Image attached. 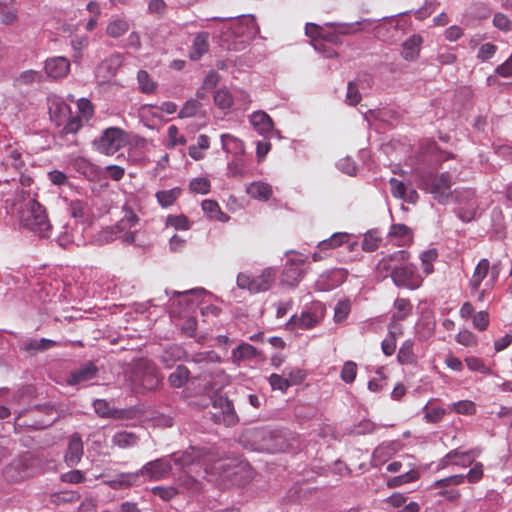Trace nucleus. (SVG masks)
I'll use <instances>...</instances> for the list:
<instances>
[{"instance_id": "1", "label": "nucleus", "mask_w": 512, "mask_h": 512, "mask_svg": "<svg viewBox=\"0 0 512 512\" xmlns=\"http://www.w3.org/2000/svg\"><path fill=\"white\" fill-rule=\"evenodd\" d=\"M242 441L254 451L280 453L288 448V440L282 430L269 427H255L247 430Z\"/></svg>"}, {"instance_id": "2", "label": "nucleus", "mask_w": 512, "mask_h": 512, "mask_svg": "<svg viewBox=\"0 0 512 512\" xmlns=\"http://www.w3.org/2000/svg\"><path fill=\"white\" fill-rule=\"evenodd\" d=\"M21 224L40 238H49L52 225L48 219L46 209L35 199L28 197L20 212Z\"/></svg>"}, {"instance_id": "3", "label": "nucleus", "mask_w": 512, "mask_h": 512, "mask_svg": "<svg viewBox=\"0 0 512 512\" xmlns=\"http://www.w3.org/2000/svg\"><path fill=\"white\" fill-rule=\"evenodd\" d=\"M211 20H219L223 23V34L226 41H229L230 37L250 39L257 32L255 18L251 15L227 18L213 17Z\"/></svg>"}, {"instance_id": "4", "label": "nucleus", "mask_w": 512, "mask_h": 512, "mask_svg": "<svg viewBox=\"0 0 512 512\" xmlns=\"http://www.w3.org/2000/svg\"><path fill=\"white\" fill-rule=\"evenodd\" d=\"M131 382L135 389L151 391L157 388L159 378L155 365L148 360H141L135 364L131 371Z\"/></svg>"}, {"instance_id": "5", "label": "nucleus", "mask_w": 512, "mask_h": 512, "mask_svg": "<svg viewBox=\"0 0 512 512\" xmlns=\"http://www.w3.org/2000/svg\"><path fill=\"white\" fill-rule=\"evenodd\" d=\"M287 260L281 274V284L295 287L303 278L304 269L303 265L306 263L308 257L300 252L288 250L285 252Z\"/></svg>"}, {"instance_id": "6", "label": "nucleus", "mask_w": 512, "mask_h": 512, "mask_svg": "<svg viewBox=\"0 0 512 512\" xmlns=\"http://www.w3.org/2000/svg\"><path fill=\"white\" fill-rule=\"evenodd\" d=\"M276 278V270L272 267L265 268L261 274L253 276L247 273H239L237 286L247 289L252 293H260L269 290Z\"/></svg>"}, {"instance_id": "7", "label": "nucleus", "mask_w": 512, "mask_h": 512, "mask_svg": "<svg viewBox=\"0 0 512 512\" xmlns=\"http://www.w3.org/2000/svg\"><path fill=\"white\" fill-rule=\"evenodd\" d=\"M127 141V133L123 129L119 127H109L94 141V145L102 154L113 155L124 147Z\"/></svg>"}, {"instance_id": "8", "label": "nucleus", "mask_w": 512, "mask_h": 512, "mask_svg": "<svg viewBox=\"0 0 512 512\" xmlns=\"http://www.w3.org/2000/svg\"><path fill=\"white\" fill-rule=\"evenodd\" d=\"M123 212L124 215L116 224L115 229L121 233L119 235L121 241L126 245H130L135 242L136 233L138 231L137 226L139 225L140 219L129 206L125 205Z\"/></svg>"}, {"instance_id": "9", "label": "nucleus", "mask_w": 512, "mask_h": 512, "mask_svg": "<svg viewBox=\"0 0 512 512\" xmlns=\"http://www.w3.org/2000/svg\"><path fill=\"white\" fill-rule=\"evenodd\" d=\"M31 459L24 455L13 459L3 469V476L7 481L20 482L33 476Z\"/></svg>"}, {"instance_id": "10", "label": "nucleus", "mask_w": 512, "mask_h": 512, "mask_svg": "<svg viewBox=\"0 0 512 512\" xmlns=\"http://www.w3.org/2000/svg\"><path fill=\"white\" fill-rule=\"evenodd\" d=\"M235 461L217 460L210 467H205V473L209 481H213L218 485L229 488L231 487V479L233 477Z\"/></svg>"}, {"instance_id": "11", "label": "nucleus", "mask_w": 512, "mask_h": 512, "mask_svg": "<svg viewBox=\"0 0 512 512\" xmlns=\"http://www.w3.org/2000/svg\"><path fill=\"white\" fill-rule=\"evenodd\" d=\"M26 164L22 159V153L18 149H10L1 163V168L7 175L0 178V182L9 183L15 181L17 176L25 170Z\"/></svg>"}, {"instance_id": "12", "label": "nucleus", "mask_w": 512, "mask_h": 512, "mask_svg": "<svg viewBox=\"0 0 512 512\" xmlns=\"http://www.w3.org/2000/svg\"><path fill=\"white\" fill-rule=\"evenodd\" d=\"M172 471L171 459L166 456L147 462L139 469L140 476H145L149 480H162L169 476Z\"/></svg>"}, {"instance_id": "13", "label": "nucleus", "mask_w": 512, "mask_h": 512, "mask_svg": "<svg viewBox=\"0 0 512 512\" xmlns=\"http://www.w3.org/2000/svg\"><path fill=\"white\" fill-rule=\"evenodd\" d=\"M392 281L397 287L410 290L419 288L422 283L421 277L407 264H399L393 273Z\"/></svg>"}, {"instance_id": "14", "label": "nucleus", "mask_w": 512, "mask_h": 512, "mask_svg": "<svg viewBox=\"0 0 512 512\" xmlns=\"http://www.w3.org/2000/svg\"><path fill=\"white\" fill-rule=\"evenodd\" d=\"M350 239V233L335 232L329 238L320 241L317 245L319 251L312 254L314 262L320 261L328 256V251L343 246Z\"/></svg>"}, {"instance_id": "15", "label": "nucleus", "mask_w": 512, "mask_h": 512, "mask_svg": "<svg viewBox=\"0 0 512 512\" xmlns=\"http://www.w3.org/2000/svg\"><path fill=\"white\" fill-rule=\"evenodd\" d=\"M214 408H219L220 413H214L216 422H223L227 426L237 423L238 416L235 412L232 401L226 396H218L213 401Z\"/></svg>"}, {"instance_id": "16", "label": "nucleus", "mask_w": 512, "mask_h": 512, "mask_svg": "<svg viewBox=\"0 0 512 512\" xmlns=\"http://www.w3.org/2000/svg\"><path fill=\"white\" fill-rule=\"evenodd\" d=\"M168 457L171 459L172 465L174 464L182 470L195 463H200L203 457V449L189 447L183 452H175Z\"/></svg>"}, {"instance_id": "17", "label": "nucleus", "mask_w": 512, "mask_h": 512, "mask_svg": "<svg viewBox=\"0 0 512 512\" xmlns=\"http://www.w3.org/2000/svg\"><path fill=\"white\" fill-rule=\"evenodd\" d=\"M44 69L49 78L54 80L61 79L68 75L70 62L64 56L51 57L45 61Z\"/></svg>"}, {"instance_id": "18", "label": "nucleus", "mask_w": 512, "mask_h": 512, "mask_svg": "<svg viewBox=\"0 0 512 512\" xmlns=\"http://www.w3.org/2000/svg\"><path fill=\"white\" fill-rule=\"evenodd\" d=\"M405 256V251L398 250L391 255L383 257L376 266V271L380 277L386 278L388 276L393 279V273L398 269V261L402 260Z\"/></svg>"}, {"instance_id": "19", "label": "nucleus", "mask_w": 512, "mask_h": 512, "mask_svg": "<svg viewBox=\"0 0 512 512\" xmlns=\"http://www.w3.org/2000/svg\"><path fill=\"white\" fill-rule=\"evenodd\" d=\"M49 114L55 125L61 126L71 116V109L63 99L54 97L49 100Z\"/></svg>"}, {"instance_id": "20", "label": "nucleus", "mask_w": 512, "mask_h": 512, "mask_svg": "<svg viewBox=\"0 0 512 512\" xmlns=\"http://www.w3.org/2000/svg\"><path fill=\"white\" fill-rule=\"evenodd\" d=\"M249 122L253 128L265 138L273 133L274 123L271 117L262 110L254 111L249 116Z\"/></svg>"}, {"instance_id": "21", "label": "nucleus", "mask_w": 512, "mask_h": 512, "mask_svg": "<svg viewBox=\"0 0 512 512\" xmlns=\"http://www.w3.org/2000/svg\"><path fill=\"white\" fill-rule=\"evenodd\" d=\"M97 374L98 368L96 365L88 361L70 373L67 383L71 386L78 385L96 378Z\"/></svg>"}, {"instance_id": "22", "label": "nucleus", "mask_w": 512, "mask_h": 512, "mask_svg": "<svg viewBox=\"0 0 512 512\" xmlns=\"http://www.w3.org/2000/svg\"><path fill=\"white\" fill-rule=\"evenodd\" d=\"M373 22V19H362L352 23L326 22L324 26L336 28L339 36H342L355 34L359 31H370V25Z\"/></svg>"}, {"instance_id": "23", "label": "nucleus", "mask_w": 512, "mask_h": 512, "mask_svg": "<svg viewBox=\"0 0 512 512\" xmlns=\"http://www.w3.org/2000/svg\"><path fill=\"white\" fill-rule=\"evenodd\" d=\"M83 456V442L79 434H73L68 442V447L65 452V463L69 467L76 466L82 459Z\"/></svg>"}, {"instance_id": "24", "label": "nucleus", "mask_w": 512, "mask_h": 512, "mask_svg": "<svg viewBox=\"0 0 512 512\" xmlns=\"http://www.w3.org/2000/svg\"><path fill=\"white\" fill-rule=\"evenodd\" d=\"M260 352L251 344L241 342L231 352V362L236 366H240L245 361L258 358Z\"/></svg>"}, {"instance_id": "25", "label": "nucleus", "mask_w": 512, "mask_h": 512, "mask_svg": "<svg viewBox=\"0 0 512 512\" xmlns=\"http://www.w3.org/2000/svg\"><path fill=\"white\" fill-rule=\"evenodd\" d=\"M451 176L448 172H443L431 186V193L439 201L444 204L450 196Z\"/></svg>"}, {"instance_id": "26", "label": "nucleus", "mask_w": 512, "mask_h": 512, "mask_svg": "<svg viewBox=\"0 0 512 512\" xmlns=\"http://www.w3.org/2000/svg\"><path fill=\"white\" fill-rule=\"evenodd\" d=\"M462 195L465 196L468 202L466 206H460L457 209V216L463 222H470L476 217L478 204L475 199V194L472 190L468 189L464 190L463 192H460L459 196Z\"/></svg>"}, {"instance_id": "27", "label": "nucleus", "mask_w": 512, "mask_h": 512, "mask_svg": "<svg viewBox=\"0 0 512 512\" xmlns=\"http://www.w3.org/2000/svg\"><path fill=\"white\" fill-rule=\"evenodd\" d=\"M57 346V342L48 339V338H40V339H27L22 342L21 349L24 350L31 356H35L38 353H43Z\"/></svg>"}, {"instance_id": "28", "label": "nucleus", "mask_w": 512, "mask_h": 512, "mask_svg": "<svg viewBox=\"0 0 512 512\" xmlns=\"http://www.w3.org/2000/svg\"><path fill=\"white\" fill-rule=\"evenodd\" d=\"M209 46L208 32H200L196 34L189 52L190 60H200L209 51Z\"/></svg>"}, {"instance_id": "29", "label": "nucleus", "mask_w": 512, "mask_h": 512, "mask_svg": "<svg viewBox=\"0 0 512 512\" xmlns=\"http://www.w3.org/2000/svg\"><path fill=\"white\" fill-rule=\"evenodd\" d=\"M358 83H366L367 87L371 86L372 78L369 74L358 75L356 82L350 81L347 85L346 103L352 106L357 105L361 100L358 90Z\"/></svg>"}, {"instance_id": "30", "label": "nucleus", "mask_w": 512, "mask_h": 512, "mask_svg": "<svg viewBox=\"0 0 512 512\" xmlns=\"http://www.w3.org/2000/svg\"><path fill=\"white\" fill-rule=\"evenodd\" d=\"M140 477L139 470L135 472H122L115 475V477L110 479L107 483L112 489L119 490L136 485Z\"/></svg>"}, {"instance_id": "31", "label": "nucleus", "mask_w": 512, "mask_h": 512, "mask_svg": "<svg viewBox=\"0 0 512 512\" xmlns=\"http://www.w3.org/2000/svg\"><path fill=\"white\" fill-rule=\"evenodd\" d=\"M246 193L253 199L268 201L273 194L270 184L263 181H254L247 185Z\"/></svg>"}, {"instance_id": "32", "label": "nucleus", "mask_w": 512, "mask_h": 512, "mask_svg": "<svg viewBox=\"0 0 512 512\" xmlns=\"http://www.w3.org/2000/svg\"><path fill=\"white\" fill-rule=\"evenodd\" d=\"M423 39L418 34H413L407 38L402 44V56L407 61H413L418 58L420 46Z\"/></svg>"}, {"instance_id": "33", "label": "nucleus", "mask_w": 512, "mask_h": 512, "mask_svg": "<svg viewBox=\"0 0 512 512\" xmlns=\"http://www.w3.org/2000/svg\"><path fill=\"white\" fill-rule=\"evenodd\" d=\"M222 149L233 156H243L245 152L244 142L231 134H222L220 136Z\"/></svg>"}, {"instance_id": "34", "label": "nucleus", "mask_w": 512, "mask_h": 512, "mask_svg": "<svg viewBox=\"0 0 512 512\" xmlns=\"http://www.w3.org/2000/svg\"><path fill=\"white\" fill-rule=\"evenodd\" d=\"M233 477L231 479L232 486H244L252 479V469L248 463L237 462L234 465Z\"/></svg>"}, {"instance_id": "35", "label": "nucleus", "mask_w": 512, "mask_h": 512, "mask_svg": "<svg viewBox=\"0 0 512 512\" xmlns=\"http://www.w3.org/2000/svg\"><path fill=\"white\" fill-rule=\"evenodd\" d=\"M490 270V262L486 258H482L476 265L473 275L469 281V287L471 291H477L480 289L481 283L487 277Z\"/></svg>"}, {"instance_id": "36", "label": "nucleus", "mask_w": 512, "mask_h": 512, "mask_svg": "<svg viewBox=\"0 0 512 512\" xmlns=\"http://www.w3.org/2000/svg\"><path fill=\"white\" fill-rule=\"evenodd\" d=\"M318 320L319 319L316 313H313L311 311H303L299 317L293 315L287 322V325L292 329H308L314 327L318 323Z\"/></svg>"}, {"instance_id": "37", "label": "nucleus", "mask_w": 512, "mask_h": 512, "mask_svg": "<svg viewBox=\"0 0 512 512\" xmlns=\"http://www.w3.org/2000/svg\"><path fill=\"white\" fill-rule=\"evenodd\" d=\"M388 236L394 239L399 246L409 244L413 239L412 230L405 224H393Z\"/></svg>"}, {"instance_id": "38", "label": "nucleus", "mask_w": 512, "mask_h": 512, "mask_svg": "<svg viewBox=\"0 0 512 512\" xmlns=\"http://www.w3.org/2000/svg\"><path fill=\"white\" fill-rule=\"evenodd\" d=\"M392 18L393 16L383 17L382 20H389L384 22H380V20H373L374 22L370 25V30H372L376 38L386 41L393 36L392 31L396 30V27L391 26Z\"/></svg>"}, {"instance_id": "39", "label": "nucleus", "mask_w": 512, "mask_h": 512, "mask_svg": "<svg viewBox=\"0 0 512 512\" xmlns=\"http://www.w3.org/2000/svg\"><path fill=\"white\" fill-rule=\"evenodd\" d=\"M325 27L313 22L306 23L305 25V34L311 39V44L316 51H321L322 46H324L322 36L324 35Z\"/></svg>"}, {"instance_id": "40", "label": "nucleus", "mask_w": 512, "mask_h": 512, "mask_svg": "<svg viewBox=\"0 0 512 512\" xmlns=\"http://www.w3.org/2000/svg\"><path fill=\"white\" fill-rule=\"evenodd\" d=\"M204 214L211 220L227 222L229 216L222 212L219 204L214 200H204L201 204Z\"/></svg>"}, {"instance_id": "41", "label": "nucleus", "mask_w": 512, "mask_h": 512, "mask_svg": "<svg viewBox=\"0 0 512 512\" xmlns=\"http://www.w3.org/2000/svg\"><path fill=\"white\" fill-rule=\"evenodd\" d=\"M414 341L412 339L405 340L397 354V361L402 365H413L417 362V356L413 350Z\"/></svg>"}, {"instance_id": "42", "label": "nucleus", "mask_w": 512, "mask_h": 512, "mask_svg": "<svg viewBox=\"0 0 512 512\" xmlns=\"http://www.w3.org/2000/svg\"><path fill=\"white\" fill-rule=\"evenodd\" d=\"M190 377V371L185 365H177L175 370L168 376V383L173 388H182Z\"/></svg>"}, {"instance_id": "43", "label": "nucleus", "mask_w": 512, "mask_h": 512, "mask_svg": "<svg viewBox=\"0 0 512 512\" xmlns=\"http://www.w3.org/2000/svg\"><path fill=\"white\" fill-rule=\"evenodd\" d=\"M139 441V437L128 431H120L113 435L111 442L114 446L126 449L135 446Z\"/></svg>"}, {"instance_id": "44", "label": "nucleus", "mask_w": 512, "mask_h": 512, "mask_svg": "<svg viewBox=\"0 0 512 512\" xmlns=\"http://www.w3.org/2000/svg\"><path fill=\"white\" fill-rule=\"evenodd\" d=\"M249 173L246 160L242 156H234L227 165V174L231 177L243 178Z\"/></svg>"}, {"instance_id": "45", "label": "nucleus", "mask_w": 512, "mask_h": 512, "mask_svg": "<svg viewBox=\"0 0 512 512\" xmlns=\"http://www.w3.org/2000/svg\"><path fill=\"white\" fill-rule=\"evenodd\" d=\"M128 29L129 22L125 18L115 17L109 21L106 27V33L110 37L118 38L124 35Z\"/></svg>"}, {"instance_id": "46", "label": "nucleus", "mask_w": 512, "mask_h": 512, "mask_svg": "<svg viewBox=\"0 0 512 512\" xmlns=\"http://www.w3.org/2000/svg\"><path fill=\"white\" fill-rule=\"evenodd\" d=\"M180 195L181 189L178 187H174L168 190L157 191L155 196L161 207L168 208L175 203V201L180 197Z\"/></svg>"}, {"instance_id": "47", "label": "nucleus", "mask_w": 512, "mask_h": 512, "mask_svg": "<svg viewBox=\"0 0 512 512\" xmlns=\"http://www.w3.org/2000/svg\"><path fill=\"white\" fill-rule=\"evenodd\" d=\"M137 82L140 91L144 94H152L157 89V83L146 70L137 72Z\"/></svg>"}, {"instance_id": "48", "label": "nucleus", "mask_w": 512, "mask_h": 512, "mask_svg": "<svg viewBox=\"0 0 512 512\" xmlns=\"http://www.w3.org/2000/svg\"><path fill=\"white\" fill-rule=\"evenodd\" d=\"M93 408L97 415L103 418H120L121 415H118V411L111 408L108 401L104 399H96L93 401Z\"/></svg>"}, {"instance_id": "49", "label": "nucleus", "mask_w": 512, "mask_h": 512, "mask_svg": "<svg viewBox=\"0 0 512 512\" xmlns=\"http://www.w3.org/2000/svg\"><path fill=\"white\" fill-rule=\"evenodd\" d=\"M89 39L86 35H74L71 37L70 46L73 50V60L75 62L82 58V51L87 48Z\"/></svg>"}, {"instance_id": "50", "label": "nucleus", "mask_w": 512, "mask_h": 512, "mask_svg": "<svg viewBox=\"0 0 512 512\" xmlns=\"http://www.w3.org/2000/svg\"><path fill=\"white\" fill-rule=\"evenodd\" d=\"M214 103L220 109L226 110L235 104V98L228 90L219 89L214 93Z\"/></svg>"}, {"instance_id": "51", "label": "nucleus", "mask_w": 512, "mask_h": 512, "mask_svg": "<svg viewBox=\"0 0 512 512\" xmlns=\"http://www.w3.org/2000/svg\"><path fill=\"white\" fill-rule=\"evenodd\" d=\"M380 241L381 237L378 230L372 229L364 234L361 247L366 252H373L379 247Z\"/></svg>"}, {"instance_id": "52", "label": "nucleus", "mask_w": 512, "mask_h": 512, "mask_svg": "<svg viewBox=\"0 0 512 512\" xmlns=\"http://www.w3.org/2000/svg\"><path fill=\"white\" fill-rule=\"evenodd\" d=\"M394 307L397 310V313L393 315V318L396 320H404L412 313V305L406 298H397L394 301Z\"/></svg>"}, {"instance_id": "53", "label": "nucleus", "mask_w": 512, "mask_h": 512, "mask_svg": "<svg viewBox=\"0 0 512 512\" xmlns=\"http://www.w3.org/2000/svg\"><path fill=\"white\" fill-rule=\"evenodd\" d=\"M68 211L73 218L82 219L87 214L88 204L81 199L71 200L68 203Z\"/></svg>"}, {"instance_id": "54", "label": "nucleus", "mask_w": 512, "mask_h": 512, "mask_svg": "<svg viewBox=\"0 0 512 512\" xmlns=\"http://www.w3.org/2000/svg\"><path fill=\"white\" fill-rule=\"evenodd\" d=\"M424 418L428 423L440 422L446 414V410L442 407H429V402L423 407Z\"/></svg>"}, {"instance_id": "55", "label": "nucleus", "mask_w": 512, "mask_h": 512, "mask_svg": "<svg viewBox=\"0 0 512 512\" xmlns=\"http://www.w3.org/2000/svg\"><path fill=\"white\" fill-rule=\"evenodd\" d=\"M357 376V364L354 361H346L341 369L340 378L346 384H351Z\"/></svg>"}, {"instance_id": "56", "label": "nucleus", "mask_w": 512, "mask_h": 512, "mask_svg": "<svg viewBox=\"0 0 512 512\" xmlns=\"http://www.w3.org/2000/svg\"><path fill=\"white\" fill-rule=\"evenodd\" d=\"M418 478V473L411 470L401 475L395 476L387 481V485L390 488H395L403 484L411 483Z\"/></svg>"}, {"instance_id": "57", "label": "nucleus", "mask_w": 512, "mask_h": 512, "mask_svg": "<svg viewBox=\"0 0 512 512\" xmlns=\"http://www.w3.org/2000/svg\"><path fill=\"white\" fill-rule=\"evenodd\" d=\"M268 382L272 390H278L281 391L282 393H285L291 386V382L287 378L276 373H272L268 377Z\"/></svg>"}, {"instance_id": "58", "label": "nucleus", "mask_w": 512, "mask_h": 512, "mask_svg": "<svg viewBox=\"0 0 512 512\" xmlns=\"http://www.w3.org/2000/svg\"><path fill=\"white\" fill-rule=\"evenodd\" d=\"M166 226L173 227L176 230H188L190 228V223L188 218L183 215H169L166 218Z\"/></svg>"}, {"instance_id": "59", "label": "nucleus", "mask_w": 512, "mask_h": 512, "mask_svg": "<svg viewBox=\"0 0 512 512\" xmlns=\"http://www.w3.org/2000/svg\"><path fill=\"white\" fill-rule=\"evenodd\" d=\"M470 14L479 20L487 19L491 15V8L484 2H475L469 7Z\"/></svg>"}, {"instance_id": "60", "label": "nucleus", "mask_w": 512, "mask_h": 512, "mask_svg": "<svg viewBox=\"0 0 512 512\" xmlns=\"http://www.w3.org/2000/svg\"><path fill=\"white\" fill-rule=\"evenodd\" d=\"M167 135L168 148H172L178 145H185L187 142L185 136L179 133V129L175 125H171L168 127Z\"/></svg>"}, {"instance_id": "61", "label": "nucleus", "mask_w": 512, "mask_h": 512, "mask_svg": "<svg viewBox=\"0 0 512 512\" xmlns=\"http://www.w3.org/2000/svg\"><path fill=\"white\" fill-rule=\"evenodd\" d=\"M465 362L468 369L471 371H476L487 375L492 373L491 369L485 365L484 361L481 358L471 356L467 357L465 359Z\"/></svg>"}, {"instance_id": "62", "label": "nucleus", "mask_w": 512, "mask_h": 512, "mask_svg": "<svg viewBox=\"0 0 512 512\" xmlns=\"http://www.w3.org/2000/svg\"><path fill=\"white\" fill-rule=\"evenodd\" d=\"M351 310L349 300L339 301L334 308V320L337 323L343 322L347 319Z\"/></svg>"}, {"instance_id": "63", "label": "nucleus", "mask_w": 512, "mask_h": 512, "mask_svg": "<svg viewBox=\"0 0 512 512\" xmlns=\"http://www.w3.org/2000/svg\"><path fill=\"white\" fill-rule=\"evenodd\" d=\"M396 332L389 331L388 335L381 342V350L385 356H392L396 350Z\"/></svg>"}, {"instance_id": "64", "label": "nucleus", "mask_w": 512, "mask_h": 512, "mask_svg": "<svg viewBox=\"0 0 512 512\" xmlns=\"http://www.w3.org/2000/svg\"><path fill=\"white\" fill-rule=\"evenodd\" d=\"M189 187L191 191L198 194H207L210 191V181L204 177L194 178L190 181Z\"/></svg>"}]
</instances>
